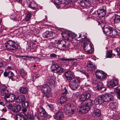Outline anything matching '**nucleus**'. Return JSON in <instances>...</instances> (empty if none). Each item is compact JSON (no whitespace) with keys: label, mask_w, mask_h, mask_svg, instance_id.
Returning <instances> with one entry per match:
<instances>
[{"label":"nucleus","mask_w":120,"mask_h":120,"mask_svg":"<svg viewBox=\"0 0 120 120\" xmlns=\"http://www.w3.org/2000/svg\"><path fill=\"white\" fill-rule=\"evenodd\" d=\"M103 31L106 34L112 37L120 36L119 33L116 29L107 25L104 26Z\"/></svg>","instance_id":"1"},{"label":"nucleus","mask_w":120,"mask_h":120,"mask_svg":"<svg viewBox=\"0 0 120 120\" xmlns=\"http://www.w3.org/2000/svg\"><path fill=\"white\" fill-rule=\"evenodd\" d=\"M5 46L7 49L13 51L17 49L19 45L16 42L12 40H10L5 42Z\"/></svg>","instance_id":"2"},{"label":"nucleus","mask_w":120,"mask_h":120,"mask_svg":"<svg viewBox=\"0 0 120 120\" xmlns=\"http://www.w3.org/2000/svg\"><path fill=\"white\" fill-rule=\"evenodd\" d=\"M64 112L65 114L68 116L73 114L75 109V107L72 104L67 103L65 105Z\"/></svg>","instance_id":"3"},{"label":"nucleus","mask_w":120,"mask_h":120,"mask_svg":"<svg viewBox=\"0 0 120 120\" xmlns=\"http://www.w3.org/2000/svg\"><path fill=\"white\" fill-rule=\"evenodd\" d=\"M81 80V79L79 78H75L73 80L70 81L69 83L70 88L73 90L76 89L78 87L80 86Z\"/></svg>","instance_id":"4"},{"label":"nucleus","mask_w":120,"mask_h":120,"mask_svg":"<svg viewBox=\"0 0 120 120\" xmlns=\"http://www.w3.org/2000/svg\"><path fill=\"white\" fill-rule=\"evenodd\" d=\"M6 106L9 109L11 110L14 112L17 113L20 111L21 109V107L19 104H13L9 102H7L6 104Z\"/></svg>","instance_id":"5"},{"label":"nucleus","mask_w":120,"mask_h":120,"mask_svg":"<svg viewBox=\"0 0 120 120\" xmlns=\"http://www.w3.org/2000/svg\"><path fill=\"white\" fill-rule=\"evenodd\" d=\"M116 55L120 56V47L115 48L113 50H108L107 51L106 53V58H111L112 55L116 56Z\"/></svg>","instance_id":"6"},{"label":"nucleus","mask_w":120,"mask_h":120,"mask_svg":"<svg viewBox=\"0 0 120 120\" xmlns=\"http://www.w3.org/2000/svg\"><path fill=\"white\" fill-rule=\"evenodd\" d=\"M51 69L52 72L57 74L63 73L64 71V69L61 67L57 64L52 65L51 67Z\"/></svg>","instance_id":"7"},{"label":"nucleus","mask_w":120,"mask_h":120,"mask_svg":"<svg viewBox=\"0 0 120 120\" xmlns=\"http://www.w3.org/2000/svg\"><path fill=\"white\" fill-rule=\"evenodd\" d=\"M74 34L68 32H63L61 33L62 37L67 40L72 41L73 38Z\"/></svg>","instance_id":"8"},{"label":"nucleus","mask_w":120,"mask_h":120,"mask_svg":"<svg viewBox=\"0 0 120 120\" xmlns=\"http://www.w3.org/2000/svg\"><path fill=\"white\" fill-rule=\"evenodd\" d=\"M106 6L104 5L99 8L97 10L98 15L99 17H104L106 15Z\"/></svg>","instance_id":"9"},{"label":"nucleus","mask_w":120,"mask_h":120,"mask_svg":"<svg viewBox=\"0 0 120 120\" xmlns=\"http://www.w3.org/2000/svg\"><path fill=\"white\" fill-rule=\"evenodd\" d=\"M38 111L39 112L38 115L40 116L45 117L46 118V119L48 118L49 119L51 117V116L48 114L43 107H40L38 109Z\"/></svg>","instance_id":"10"},{"label":"nucleus","mask_w":120,"mask_h":120,"mask_svg":"<svg viewBox=\"0 0 120 120\" xmlns=\"http://www.w3.org/2000/svg\"><path fill=\"white\" fill-rule=\"evenodd\" d=\"M83 103H81L79 110V112L80 114H84L88 112L90 109V107L88 106L85 104L83 105Z\"/></svg>","instance_id":"11"},{"label":"nucleus","mask_w":120,"mask_h":120,"mask_svg":"<svg viewBox=\"0 0 120 120\" xmlns=\"http://www.w3.org/2000/svg\"><path fill=\"white\" fill-rule=\"evenodd\" d=\"M104 102H107L113 101L114 99V97L112 94L105 93L104 95H102Z\"/></svg>","instance_id":"12"},{"label":"nucleus","mask_w":120,"mask_h":120,"mask_svg":"<svg viewBox=\"0 0 120 120\" xmlns=\"http://www.w3.org/2000/svg\"><path fill=\"white\" fill-rule=\"evenodd\" d=\"M91 96L90 94L89 93H87L83 94H81L79 97V101H82L83 103L84 101H86L88 99L90 98Z\"/></svg>","instance_id":"13"},{"label":"nucleus","mask_w":120,"mask_h":120,"mask_svg":"<svg viewBox=\"0 0 120 120\" xmlns=\"http://www.w3.org/2000/svg\"><path fill=\"white\" fill-rule=\"evenodd\" d=\"M74 73L70 71H68L65 72L64 75L68 80L71 81L75 78Z\"/></svg>","instance_id":"14"},{"label":"nucleus","mask_w":120,"mask_h":120,"mask_svg":"<svg viewBox=\"0 0 120 120\" xmlns=\"http://www.w3.org/2000/svg\"><path fill=\"white\" fill-rule=\"evenodd\" d=\"M67 42L63 40V42L57 47V48L60 50L65 51L67 50L68 48V46L67 45Z\"/></svg>","instance_id":"15"},{"label":"nucleus","mask_w":120,"mask_h":120,"mask_svg":"<svg viewBox=\"0 0 120 120\" xmlns=\"http://www.w3.org/2000/svg\"><path fill=\"white\" fill-rule=\"evenodd\" d=\"M54 119L56 120H63L64 118V114L63 112L60 111H57L55 114Z\"/></svg>","instance_id":"16"},{"label":"nucleus","mask_w":120,"mask_h":120,"mask_svg":"<svg viewBox=\"0 0 120 120\" xmlns=\"http://www.w3.org/2000/svg\"><path fill=\"white\" fill-rule=\"evenodd\" d=\"M102 95L99 96L95 98L94 101V105H98L104 102Z\"/></svg>","instance_id":"17"},{"label":"nucleus","mask_w":120,"mask_h":120,"mask_svg":"<svg viewBox=\"0 0 120 120\" xmlns=\"http://www.w3.org/2000/svg\"><path fill=\"white\" fill-rule=\"evenodd\" d=\"M15 95L14 94H9L7 96L4 97V98L5 99L6 101L8 102H12L14 101L15 98Z\"/></svg>","instance_id":"18"},{"label":"nucleus","mask_w":120,"mask_h":120,"mask_svg":"<svg viewBox=\"0 0 120 120\" xmlns=\"http://www.w3.org/2000/svg\"><path fill=\"white\" fill-rule=\"evenodd\" d=\"M83 48L85 51L88 49H90L91 48H93V44L89 41H87L83 44Z\"/></svg>","instance_id":"19"},{"label":"nucleus","mask_w":120,"mask_h":120,"mask_svg":"<svg viewBox=\"0 0 120 120\" xmlns=\"http://www.w3.org/2000/svg\"><path fill=\"white\" fill-rule=\"evenodd\" d=\"M118 84L117 80L115 79L111 80L110 81L108 85L109 87L112 88L117 86Z\"/></svg>","instance_id":"20"},{"label":"nucleus","mask_w":120,"mask_h":120,"mask_svg":"<svg viewBox=\"0 0 120 120\" xmlns=\"http://www.w3.org/2000/svg\"><path fill=\"white\" fill-rule=\"evenodd\" d=\"M41 90L43 94H45L48 92H50L51 90L50 87L47 84L43 85L41 88Z\"/></svg>","instance_id":"21"},{"label":"nucleus","mask_w":120,"mask_h":120,"mask_svg":"<svg viewBox=\"0 0 120 120\" xmlns=\"http://www.w3.org/2000/svg\"><path fill=\"white\" fill-rule=\"evenodd\" d=\"M87 67H88V71H90L91 72L94 71L96 68L94 64L90 61L88 62Z\"/></svg>","instance_id":"22"},{"label":"nucleus","mask_w":120,"mask_h":120,"mask_svg":"<svg viewBox=\"0 0 120 120\" xmlns=\"http://www.w3.org/2000/svg\"><path fill=\"white\" fill-rule=\"evenodd\" d=\"M16 120H26L24 112L20 114H17L15 116Z\"/></svg>","instance_id":"23"},{"label":"nucleus","mask_w":120,"mask_h":120,"mask_svg":"<svg viewBox=\"0 0 120 120\" xmlns=\"http://www.w3.org/2000/svg\"><path fill=\"white\" fill-rule=\"evenodd\" d=\"M118 104L116 102L110 103L109 105V109L111 110L114 111L117 107Z\"/></svg>","instance_id":"24"},{"label":"nucleus","mask_w":120,"mask_h":120,"mask_svg":"<svg viewBox=\"0 0 120 120\" xmlns=\"http://www.w3.org/2000/svg\"><path fill=\"white\" fill-rule=\"evenodd\" d=\"M94 115L95 117H100L101 115V110L96 108L94 109V110L93 112Z\"/></svg>","instance_id":"25"},{"label":"nucleus","mask_w":120,"mask_h":120,"mask_svg":"<svg viewBox=\"0 0 120 120\" xmlns=\"http://www.w3.org/2000/svg\"><path fill=\"white\" fill-rule=\"evenodd\" d=\"M25 118H26V120L29 119L32 120L33 119L34 115L33 113H31L28 112V111H27L24 112Z\"/></svg>","instance_id":"26"},{"label":"nucleus","mask_w":120,"mask_h":120,"mask_svg":"<svg viewBox=\"0 0 120 120\" xmlns=\"http://www.w3.org/2000/svg\"><path fill=\"white\" fill-rule=\"evenodd\" d=\"M1 94L2 95L4 96V97L7 96L9 94V92L7 87L5 86H4L1 90Z\"/></svg>","instance_id":"27"},{"label":"nucleus","mask_w":120,"mask_h":120,"mask_svg":"<svg viewBox=\"0 0 120 120\" xmlns=\"http://www.w3.org/2000/svg\"><path fill=\"white\" fill-rule=\"evenodd\" d=\"M115 17L113 19V22L114 24H118L120 23V15L117 14L114 15Z\"/></svg>","instance_id":"28"},{"label":"nucleus","mask_w":120,"mask_h":120,"mask_svg":"<svg viewBox=\"0 0 120 120\" xmlns=\"http://www.w3.org/2000/svg\"><path fill=\"white\" fill-rule=\"evenodd\" d=\"M114 92L116 94L117 98L120 100V86H118L115 88Z\"/></svg>","instance_id":"29"},{"label":"nucleus","mask_w":120,"mask_h":120,"mask_svg":"<svg viewBox=\"0 0 120 120\" xmlns=\"http://www.w3.org/2000/svg\"><path fill=\"white\" fill-rule=\"evenodd\" d=\"M22 111L23 112L27 111V108L28 106V103L27 102H22Z\"/></svg>","instance_id":"30"},{"label":"nucleus","mask_w":120,"mask_h":120,"mask_svg":"<svg viewBox=\"0 0 120 120\" xmlns=\"http://www.w3.org/2000/svg\"><path fill=\"white\" fill-rule=\"evenodd\" d=\"M88 99L85 103V104L86 105L89 107L93 105H94V101L93 100L91 99H90V98Z\"/></svg>","instance_id":"31"},{"label":"nucleus","mask_w":120,"mask_h":120,"mask_svg":"<svg viewBox=\"0 0 120 120\" xmlns=\"http://www.w3.org/2000/svg\"><path fill=\"white\" fill-rule=\"evenodd\" d=\"M104 88L103 83L102 82H99L98 83L97 86L95 87V89L97 90H101Z\"/></svg>","instance_id":"32"},{"label":"nucleus","mask_w":120,"mask_h":120,"mask_svg":"<svg viewBox=\"0 0 120 120\" xmlns=\"http://www.w3.org/2000/svg\"><path fill=\"white\" fill-rule=\"evenodd\" d=\"M103 73H104L103 71L98 69H97L95 72V74L96 77L99 79Z\"/></svg>","instance_id":"33"},{"label":"nucleus","mask_w":120,"mask_h":120,"mask_svg":"<svg viewBox=\"0 0 120 120\" xmlns=\"http://www.w3.org/2000/svg\"><path fill=\"white\" fill-rule=\"evenodd\" d=\"M17 99L19 100V102L20 103L23 102L24 101L25 98V96L23 94L20 95L17 98Z\"/></svg>","instance_id":"34"},{"label":"nucleus","mask_w":120,"mask_h":120,"mask_svg":"<svg viewBox=\"0 0 120 120\" xmlns=\"http://www.w3.org/2000/svg\"><path fill=\"white\" fill-rule=\"evenodd\" d=\"M67 0H55L54 4H55L58 5L64 4Z\"/></svg>","instance_id":"35"},{"label":"nucleus","mask_w":120,"mask_h":120,"mask_svg":"<svg viewBox=\"0 0 120 120\" xmlns=\"http://www.w3.org/2000/svg\"><path fill=\"white\" fill-rule=\"evenodd\" d=\"M19 91L21 93L26 94L28 92L27 88L25 86L20 87L19 89Z\"/></svg>","instance_id":"36"},{"label":"nucleus","mask_w":120,"mask_h":120,"mask_svg":"<svg viewBox=\"0 0 120 120\" xmlns=\"http://www.w3.org/2000/svg\"><path fill=\"white\" fill-rule=\"evenodd\" d=\"M87 2L85 0L84 1L82 0H80L79 2L80 5L82 7H88Z\"/></svg>","instance_id":"37"},{"label":"nucleus","mask_w":120,"mask_h":120,"mask_svg":"<svg viewBox=\"0 0 120 120\" xmlns=\"http://www.w3.org/2000/svg\"><path fill=\"white\" fill-rule=\"evenodd\" d=\"M36 4L34 2H31L29 4L28 7L32 9L35 10L36 8Z\"/></svg>","instance_id":"38"},{"label":"nucleus","mask_w":120,"mask_h":120,"mask_svg":"<svg viewBox=\"0 0 120 120\" xmlns=\"http://www.w3.org/2000/svg\"><path fill=\"white\" fill-rule=\"evenodd\" d=\"M66 97L65 96H62L61 97L60 101V103L61 104H62L64 103L66 100Z\"/></svg>","instance_id":"39"},{"label":"nucleus","mask_w":120,"mask_h":120,"mask_svg":"<svg viewBox=\"0 0 120 120\" xmlns=\"http://www.w3.org/2000/svg\"><path fill=\"white\" fill-rule=\"evenodd\" d=\"M63 42V40H60L56 41L54 44V46L56 48L57 47Z\"/></svg>","instance_id":"40"},{"label":"nucleus","mask_w":120,"mask_h":120,"mask_svg":"<svg viewBox=\"0 0 120 120\" xmlns=\"http://www.w3.org/2000/svg\"><path fill=\"white\" fill-rule=\"evenodd\" d=\"M19 73L20 75L22 78L24 77L26 74V72L23 70H20L19 71Z\"/></svg>","instance_id":"41"},{"label":"nucleus","mask_w":120,"mask_h":120,"mask_svg":"<svg viewBox=\"0 0 120 120\" xmlns=\"http://www.w3.org/2000/svg\"><path fill=\"white\" fill-rule=\"evenodd\" d=\"M48 82L50 85H54L55 83L53 79L51 78L48 80Z\"/></svg>","instance_id":"42"},{"label":"nucleus","mask_w":120,"mask_h":120,"mask_svg":"<svg viewBox=\"0 0 120 120\" xmlns=\"http://www.w3.org/2000/svg\"><path fill=\"white\" fill-rule=\"evenodd\" d=\"M50 92H48L45 94H43L44 95L43 96V97L44 98H45L46 100H48V98H49L50 96Z\"/></svg>","instance_id":"43"},{"label":"nucleus","mask_w":120,"mask_h":120,"mask_svg":"<svg viewBox=\"0 0 120 120\" xmlns=\"http://www.w3.org/2000/svg\"><path fill=\"white\" fill-rule=\"evenodd\" d=\"M43 37L45 38H47L50 37V35L49 34V31H46L44 33L42 34Z\"/></svg>","instance_id":"44"},{"label":"nucleus","mask_w":120,"mask_h":120,"mask_svg":"<svg viewBox=\"0 0 120 120\" xmlns=\"http://www.w3.org/2000/svg\"><path fill=\"white\" fill-rule=\"evenodd\" d=\"M31 14L30 13H28L27 14L25 19L26 21H28L30 19L31 16Z\"/></svg>","instance_id":"45"},{"label":"nucleus","mask_w":120,"mask_h":120,"mask_svg":"<svg viewBox=\"0 0 120 120\" xmlns=\"http://www.w3.org/2000/svg\"><path fill=\"white\" fill-rule=\"evenodd\" d=\"M86 1L88 7H89L90 5L94 4L93 0H85Z\"/></svg>","instance_id":"46"},{"label":"nucleus","mask_w":120,"mask_h":120,"mask_svg":"<svg viewBox=\"0 0 120 120\" xmlns=\"http://www.w3.org/2000/svg\"><path fill=\"white\" fill-rule=\"evenodd\" d=\"M94 49L93 48H91L90 49H88L86 50V52L88 54H91L94 51Z\"/></svg>","instance_id":"47"},{"label":"nucleus","mask_w":120,"mask_h":120,"mask_svg":"<svg viewBox=\"0 0 120 120\" xmlns=\"http://www.w3.org/2000/svg\"><path fill=\"white\" fill-rule=\"evenodd\" d=\"M32 58H33L34 60L35 59H39V58L38 57H34L33 56H27V60H28L29 61H31V59Z\"/></svg>","instance_id":"48"},{"label":"nucleus","mask_w":120,"mask_h":120,"mask_svg":"<svg viewBox=\"0 0 120 120\" xmlns=\"http://www.w3.org/2000/svg\"><path fill=\"white\" fill-rule=\"evenodd\" d=\"M64 92L63 93V94L64 96H65L66 97H67V95L68 94L67 90L66 89V88L64 87Z\"/></svg>","instance_id":"49"},{"label":"nucleus","mask_w":120,"mask_h":120,"mask_svg":"<svg viewBox=\"0 0 120 120\" xmlns=\"http://www.w3.org/2000/svg\"><path fill=\"white\" fill-rule=\"evenodd\" d=\"M60 60L61 61H73L74 59L72 58H62L60 59Z\"/></svg>","instance_id":"50"},{"label":"nucleus","mask_w":120,"mask_h":120,"mask_svg":"<svg viewBox=\"0 0 120 120\" xmlns=\"http://www.w3.org/2000/svg\"><path fill=\"white\" fill-rule=\"evenodd\" d=\"M8 77L10 78H12V77L14 75L13 73L10 71H8Z\"/></svg>","instance_id":"51"},{"label":"nucleus","mask_w":120,"mask_h":120,"mask_svg":"<svg viewBox=\"0 0 120 120\" xmlns=\"http://www.w3.org/2000/svg\"><path fill=\"white\" fill-rule=\"evenodd\" d=\"M47 106L49 108V109L52 111L53 110L54 108L52 104H48Z\"/></svg>","instance_id":"52"},{"label":"nucleus","mask_w":120,"mask_h":120,"mask_svg":"<svg viewBox=\"0 0 120 120\" xmlns=\"http://www.w3.org/2000/svg\"><path fill=\"white\" fill-rule=\"evenodd\" d=\"M89 72V71H88V73H87L85 71H83L82 72L86 76V78L88 79L89 77V75L88 74Z\"/></svg>","instance_id":"53"},{"label":"nucleus","mask_w":120,"mask_h":120,"mask_svg":"<svg viewBox=\"0 0 120 120\" xmlns=\"http://www.w3.org/2000/svg\"><path fill=\"white\" fill-rule=\"evenodd\" d=\"M106 75L104 73H104H102V75L101 77H100V79H105L106 77Z\"/></svg>","instance_id":"54"},{"label":"nucleus","mask_w":120,"mask_h":120,"mask_svg":"<svg viewBox=\"0 0 120 120\" xmlns=\"http://www.w3.org/2000/svg\"><path fill=\"white\" fill-rule=\"evenodd\" d=\"M3 60H2L1 59H0V68L3 67Z\"/></svg>","instance_id":"55"},{"label":"nucleus","mask_w":120,"mask_h":120,"mask_svg":"<svg viewBox=\"0 0 120 120\" xmlns=\"http://www.w3.org/2000/svg\"><path fill=\"white\" fill-rule=\"evenodd\" d=\"M8 71H5L3 73L4 76L5 77H6L8 76Z\"/></svg>","instance_id":"56"},{"label":"nucleus","mask_w":120,"mask_h":120,"mask_svg":"<svg viewBox=\"0 0 120 120\" xmlns=\"http://www.w3.org/2000/svg\"><path fill=\"white\" fill-rule=\"evenodd\" d=\"M34 74L35 75V77L36 78H38L40 76L39 74L38 73L35 72Z\"/></svg>","instance_id":"57"},{"label":"nucleus","mask_w":120,"mask_h":120,"mask_svg":"<svg viewBox=\"0 0 120 120\" xmlns=\"http://www.w3.org/2000/svg\"><path fill=\"white\" fill-rule=\"evenodd\" d=\"M57 55L56 54H51L50 55V56L51 57L55 58L56 57Z\"/></svg>","instance_id":"58"},{"label":"nucleus","mask_w":120,"mask_h":120,"mask_svg":"<svg viewBox=\"0 0 120 120\" xmlns=\"http://www.w3.org/2000/svg\"><path fill=\"white\" fill-rule=\"evenodd\" d=\"M15 15V16L14 17H13V16H14V15H12L11 16L10 18L11 19H12L13 20H15V18H16L15 16H16V15Z\"/></svg>","instance_id":"59"},{"label":"nucleus","mask_w":120,"mask_h":120,"mask_svg":"<svg viewBox=\"0 0 120 120\" xmlns=\"http://www.w3.org/2000/svg\"><path fill=\"white\" fill-rule=\"evenodd\" d=\"M49 34L50 35V37H52L53 36V31H49Z\"/></svg>","instance_id":"60"},{"label":"nucleus","mask_w":120,"mask_h":120,"mask_svg":"<svg viewBox=\"0 0 120 120\" xmlns=\"http://www.w3.org/2000/svg\"><path fill=\"white\" fill-rule=\"evenodd\" d=\"M27 56H22L23 57L22 59H23L24 60H26Z\"/></svg>","instance_id":"61"},{"label":"nucleus","mask_w":120,"mask_h":120,"mask_svg":"<svg viewBox=\"0 0 120 120\" xmlns=\"http://www.w3.org/2000/svg\"><path fill=\"white\" fill-rule=\"evenodd\" d=\"M0 105H1L4 106H5V104L2 102H0Z\"/></svg>","instance_id":"62"},{"label":"nucleus","mask_w":120,"mask_h":120,"mask_svg":"<svg viewBox=\"0 0 120 120\" xmlns=\"http://www.w3.org/2000/svg\"><path fill=\"white\" fill-rule=\"evenodd\" d=\"M2 110L3 111H4L5 112H6L7 111V110L6 108H4Z\"/></svg>","instance_id":"63"},{"label":"nucleus","mask_w":120,"mask_h":120,"mask_svg":"<svg viewBox=\"0 0 120 120\" xmlns=\"http://www.w3.org/2000/svg\"><path fill=\"white\" fill-rule=\"evenodd\" d=\"M20 56L19 55H17V56H16L17 57H18L19 58H23L22 56Z\"/></svg>","instance_id":"64"}]
</instances>
